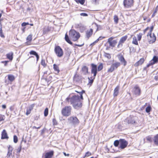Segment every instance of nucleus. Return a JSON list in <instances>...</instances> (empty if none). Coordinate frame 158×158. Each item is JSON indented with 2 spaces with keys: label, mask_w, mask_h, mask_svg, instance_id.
<instances>
[{
  "label": "nucleus",
  "mask_w": 158,
  "mask_h": 158,
  "mask_svg": "<svg viewBox=\"0 0 158 158\" xmlns=\"http://www.w3.org/2000/svg\"><path fill=\"white\" fill-rule=\"evenodd\" d=\"M53 69L55 71L58 73L59 72V68L58 66L55 64H53Z\"/></svg>",
  "instance_id": "c85d7f7f"
},
{
  "label": "nucleus",
  "mask_w": 158,
  "mask_h": 158,
  "mask_svg": "<svg viewBox=\"0 0 158 158\" xmlns=\"http://www.w3.org/2000/svg\"><path fill=\"white\" fill-rule=\"evenodd\" d=\"M63 154H64V155L65 156H69V154H66V153H65V152H64V153H63Z\"/></svg>",
  "instance_id": "e2e57ef3"
},
{
  "label": "nucleus",
  "mask_w": 158,
  "mask_h": 158,
  "mask_svg": "<svg viewBox=\"0 0 158 158\" xmlns=\"http://www.w3.org/2000/svg\"><path fill=\"white\" fill-rule=\"evenodd\" d=\"M71 107L70 106H66L63 108L61 113L63 116H68L70 115Z\"/></svg>",
  "instance_id": "39448f33"
},
{
  "label": "nucleus",
  "mask_w": 158,
  "mask_h": 158,
  "mask_svg": "<svg viewBox=\"0 0 158 158\" xmlns=\"http://www.w3.org/2000/svg\"><path fill=\"white\" fill-rule=\"evenodd\" d=\"M147 36L148 40L150 44L153 43L156 41V37L154 33H148Z\"/></svg>",
  "instance_id": "0eeeda50"
},
{
  "label": "nucleus",
  "mask_w": 158,
  "mask_h": 158,
  "mask_svg": "<svg viewBox=\"0 0 158 158\" xmlns=\"http://www.w3.org/2000/svg\"><path fill=\"white\" fill-rule=\"evenodd\" d=\"M52 122L53 125H56L57 124V122L55 118L53 119Z\"/></svg>",
  "instance_id": "49530a36"
},
{
  "label": "nucleus",
  "mask_w": 158,
  "mask_h": 158,
  "mask_svg": "<svg viewBox=\"0 0 158 158\" xmlns=\"http://www.w3.org/2000/svg\"><path fill=\"white\" fill-rule=\"evenodd\" d=\"M151 107L150 106H148L146 108V111L147 113H149L150 111Z\"/></svg>",
  "instance_id": "37998d69"
},
{
  "label": "nucleus",
  "mask_w": 158,
  "mask_h": 158,
  "mask_svg": "<svg viewBox=\"0 0 158 158\" xmlns=\"http://www.w3.org/2000/svg\"><path fill=\"white\" fill-rule=\"evenodd\" d=\"M68 120L70 123L74 125H78L79 123L77 118L75 117H70L68 118Z\"/></svg>",
  "instance_id": "423d86ee"
},
{
  "label": "nucleus",
  "mask_w": 158,
  "mask_h": 158,
  "mask_svg": "<svg viewBox=\"0 0 158 158\" xmlns=\"http://www.w3.org/2000/svg\"><path fill=\"white\" fill-rule=\"evenodd\" d=\"M8 62V61H2V63H3L4 64V65L6 66L7 65V64Z\"/></svg>",
  "instance_id": "864d4df0"
},
{
  "label": "nucleus",
  "mask_w": 158,
  "mask_h": 158,
  "mask_svg": "<svg viewBox=\"0 0 158 158\" xmlns=\"http://www.w3.org/2000/svg\"><path fill=\"white\" fill-rule=\"evenodd\" d=\"M114 19L115 23L116 24L117 23H118V16L116 15H115L114 16Z\"/></svg>",
  "instance_id": "e433bc0d"
},
{
  "label": "nucleus",
  "mask_w": 158,
  "mask_h": 158,
  "mask_svg": "<svg viewBox=\"0 0 158 158\" xmlns=\"http://www.w3.org/2000/svg\"><path fill=\"white\" fill-rule=\"evenodd\" d=\"M133 0H124V5L126 7H131L133 5Z\"/></svg>",
  "instance_id": "ddd939ff"
},
{
  "label": "nucleus",
  "mask_w": 158,
  "mask_h": 158,
  "mask_svg": "<svg viewBox=\"0 0 158 158\" xmlns=\"http://www.w3.org/2000/svg\"><path fill=\"white\" fill-rule=\"evenodd\" d=\"M80 15L81 16H88V15L85 13H81L80 14Z\"/></svg>",
  "instance_id": "603ef678"
},
{
  "label": "nucleus",
  "mask_w": 158,
  "mask_h": 158,
  "mask_svg": "<svg viewBox=\"0 0 158 158\" xmlns=\"http://www.w3.org/2000/svg\"><path fill=\"white\" fill-rule=\"evenodd\" d=\"M54 152L52 151L46 153L45 154V158H51L53 155Z\"/></svg>",
  "instance_id": "6ab92c4d"
},
{
  "label": "nucleus",
  "mask_w": 158,
  "mask_h": 158,
  "mask_svg": "<svg viewBox=\"0 0 158 158\" xmlns=\"http://www.w3.org/2000/svg\"><path fill=\"white\" fill-rule=\"evenodd\" d=\"M93 30L90 29L89 30H87L86 32V36L89 38L92 34Z\"/></svg>",
  "instance_id": "4be33fe9"
},
{
  "label": "nucleus",
  "mask_w": 158,
  "mask_h": 158,
  "mask_svg": "<svg viewBox=\"0 0 158 158\" xmlns=\"http://www.w3.org/2000/svg\"><path fill=\"white\" fill-rule=\"evenodd\" d=\"M120 63L119 62H115L112 64L110 68L109 69L107 70L108 72L111 73L113 72L114 70L118 68L119 66H120Z\"/></svg>",
  "instance_id": "6e6552de"
},
{
  "label": "nucleus",
  "mask_w": 158,
  "mask_h": 158,
  "mask_svg": "<svg viewBox=\"0 0 158 158\" xmlns=\"http://www.w3.org/2000/svg\"><path fill=\"white\" fill-rule=\"evenodd\" d=\"M41 64V65L44 67H46L47 66V64L45 63V60L43 59H42Z\"/></svg>",
  "instance_id": "473e14b6"
},
{
  "label": "nucleus",
  "mask_w": 158,
  "mask_h": 158,
  "mask_svg": "<svg viewBox=\"0 0 158 158\" xmlns=\"http://www.w3.org/2000/svg\"><path fill=\"white\" fill-rule=\"evenodd\" d=\"M144 60L143 58H141L139 61L135 64L134 66L137 67L140 65H141L144 62Z\"/></svg>",
  "instance_id": "412c9836"
},
{
  "label": "nucleus",
  "mask_w": 158,
  "mask_h": 158,
  "mask_svg": "<svg viewBox=\"0 0 158 158\" xmlns=\"http://www.w3.org/2000/svg\"><path fill=\"white\" fill-rule=\"evenodd\" d=\"M8 79L11 82L13 81L15 79V77L14 75L11 74L8 75Z\"/></svg>",
  "instance_id": "bb28decb"
},
{
  "label": "nucleus",
  "mask_w": 158,
  "mask_h": 158,
  "mask_svg": "<svg viewBox=\"0 0 158 158\" xmlns=\"http://www.w3.org/2000/svg\"><path fill=\"white\" fill-rule=\"evenodd\" d=\"M34 106V104H32L31 105L27 110V112L26 113V114L28 115L30 114L31 112V110L33 109Z\"/></svg>",
  "instance_id": "aec40b11"
},
{
  "label": "nucleus",
  "mask_w": 158,
  "mask_h": 158,
  "mask_svg": "<svg viewBox=\"0 0 158 158\" xmlns=\"http://www.w3.org/2000/svg\"><path fill=\"white\" fill-rule=\"evenodd\" d=\"M91 155V153L90 152H87L85 154V157H86V156H90V155Z\"/></svg>",
  "instance_id": "8fccbe9b"
},
{
  "label": "nucleus",
  "mask_w": 158,
  "mask_h": 158,
  "mask_svg": "<svg viewBox=\"0 0 158 158\" xmlns=\"http://www.w3.org/2000/svg\"><path fill=\"white\" fill-rule=\"evenodd\" d=\"M127 38V36L126 35L122 37L120 39L119 43L118 44V47H119L120 45L122 46V44L126 40Z\"/></svg>",
  "instance_id": "4468645a"
},
{
  "label": "nucleus",
  "mask_w": 158,
  "mask_h": 158,
  "mask_svg": "<svg viewBox=\"0 0 158 158\" xmlns=\"http://www.w3.org/2000/svg\"><path fill=\"white\" fill-rule=\"evenodd\" d=\"M120 147L121 149L125 148L128 144L127 142L124 139H120L119 140Z\"/></svg>",
  "instance_id": "9b49d317"
},
{
  "label": "nucleus",
  "mask_w": 158,
  "mask_h": 158,
  "mask_svg": "<svg viewBox=\"0 0 158 158\" xmlns=\"http://www.w3.org/2000/svg\"><path fill=\"white\" fill-rule=\"evenodd\" d=\"M146 139L149 142H151L152 141V138L150 136H148L146 137Z\"/></svg>",
  "instance_id": "c9c22d12"
},
{
  "label": "nucleus",
  "mask_w": 158,
  "mask_h": 158,
  "mask_svg": "<svg viewBox=\"0 0 158 158\" xmlns=\"http://www.w3.org/2000/svg\"><path fill=\"white\" fill-rule=\"evenodd\" d=\"M119 143H120L119 140L118 141V140H116L114 141V145L115 147L118 146Z\"/></svg>",
  "instance_id": "f704fd0d"
},
{
  "label": "nucleus",
  "mask_w": 158,
  "mask_h": 158,
  "mask_svg": "<svg viewBox=\"0 0 158 158\" xmlns=\"http://www.w3.org/2000/svg\"><path fill=\"white\" fill-rule=\"evenodd\" d=\"M83 45H84V44H82L81 45H79V44H75V45L80 47H81Z\"/></svg>",
  "instance_id": "680f3d73"
},
{
  "label": "nucleus",
  "mask_w": 158,
  "mask_h": 158,
  "mask_svg": "<svg viewBox=\"0 0 158 158\" xmlns=\"http://www.w3.org/2000/svg\"><path fill=\"white\" fill-rule=\"evenodd\" d=\"M54 52L57 56L59 57H62L64 54V52L62 49L59 46L55 47Z\"/></svg>",
  "instance_id": "20e7f679"
},
{
  "label": "nucleus",
  "mask_w": 158,
  "mask_h": 158,
  "mask_svg": "<svg viewBox=\"0 0 158 158\" xmlns=\"http://www.w3.org/2000/svg\"><path fill=\"white\" fill-rule=\"evenodd\" d=\"M9 138L6 131L3 130L2 133V139H8Z\"/></svg>",
  "instance_id": "f3484780"
},
{
  "label": "nucleus",
  "mask_w": 158,
  "mask_h": 158,
  "mask_svg": "<svg viewBox=\"0 0 158 158\" xmlns=\"http://www.w3.org/2000/svg\"><path fill=\"white\" fill-rule=\"evenodd\" d=\"M142 35V34L141 33H140L137 35V38L138 40L139 41L141 40Z\"/></svg>",
  "instance_id": "c03bdc74"
},
{
  "label": "nucleus",
  "mask_w": 158,
  "mask_h": 158,
  "mask_svg": "<svg viewBox=\"0 0 158 158\" xmlns=\"http://www.w3.org/2000/svg\"><path fill=\"white\" fill-rule=\"evenodd\" d=\"M65 40L69 44H72V42L70 41V40H69V36L67 35V34H65Z\"/></svg>",
  "instance_id": "cd10ccee"
},
{
  "label": "nucleus",
  "mask_w": 158,
  "mask_h": 158,
  "mask_svg": "<svg viewBox=\"0 0 158 158\" xmlns=\"http://www.w3.org/2000/svg\"><path fill=\"white\" fill-rule=\"evenodd\" d=\"M48 110L47 108H46L44 111V116L46 117L48 114Z\"/></svg>",
  "instance_id": "72a5a7b5"
},
{
  "label": "nucleus",
  "mask_w": 158,
  "mask_h": 158,
  "mask_svg": "<svg viewBox=\"0 0 158 158\" xmlns=\"http://www.w3.org/2000/svg\"><path fill=\"white\" fill-rule=\"evenodd\" d=\"M101 38V37H100L98 39H97L91 45H94L95 43L98 42L99 40V39Z\"/></svg>",
  "instance_id": "5fc2aeb1"
},
{
  "label": "nucleus",
  "mask_w": 158,
  "mask_h": 158,
  "mask_svg": "<svg viewBox=\"0 0 158 158\" xmlns=\"http://www.w3.org/2000/svg\"><path fill=\"white\" fill-rule=\"evenodd\" d=\"M158 61V60L157 59V56H154L152 60L150 61L149 64L147 65V67H148L150 65L154 64L155 63H156Z\"/></svg>",
  "instance_id": "2eb2a0df"
},
{
  "label": "nucleus",
  "mask_w": 158,
  "mask_h": 158,
  "mask_svg": "<svg viewBox=\"0 0 158 158\" xmlns=\"http://www.w3.org/2000/svg\"><path fill=\"white\" fill-rule=\"evenodd\" d=\"M126 122L128 124H134L135 125H139L140 123L138 117L135 116H130L126 119Z\"/></svg>",
  "instance_id": "f03ea898"
},
{
  "label": "nucleus",
  "mask_w": 158,
  "mask_h": 158,
  "mask_svg": "<svg viewBox=\"0 0 158 158\" xmlns=\"http://www.w3.org/2000/svg\"><path fill=\"white\" fill-rule=\"evenodd\" d=\"M70 99V98H66V100L68 101H69V100Z\"/></svg>",
  "instance_id": "774afa93"
},
{
  "label": "nucleus",
  "mask_w": 158,
  "mask_h": 158,
  "mask_svg": "<svg viewBox=\"0 0 158 158\" xmlns=\"http://www.w3.org/2000/svg\"><path fill=\"white\" fill-rule=\"evenodd\" d=\"M21 146H20L17 149V152L18 153H19L20 152L21 150Z\"/></svg>",
  "instance_id": "de8ad7c7"
},
{
  "label": "nucleus",
  "mask_w": 158,
  "mask_h": 158,
  "mask_svg": "<svg viewBox=\"0 0 158 158\" xmlns=\"http://www.w3.org/2000/svg\"><path fill=\"white\" fill-rule=\"evenodd\" d=\"M0 36L2 38L4 37V36L3 34L2 31V27H1L0 28Z\"/></svg>",
  "instance_id": "79ce46f5"
},
{
  "label": "nucleus",
  "mask_w": 158,
  "mask_h": 158,
  "mask_svg": "<svg viewBox=\"0 0 158 158\" xmlns=\"http://www.w3.org/2000/svg\"><path fill=\"white\" fill-rule=\"evenodd\" d=\"M148 27H147L146 29H145L144 31V33H145V32L148 30Z\"/></svg>",
  "instance_id": "69168bd1"
},
{
  "label": "nucleus",
  "mask_w": 158,
  "mask_h": 158,
  "mask_svg": "<svg viewBox=\"0 0 158 158\" xmlns=\"http://www.w3.org/2000/svg\"><path fill=\"white\" fill-rule=\"evenodd\" d=\"M13 53L12 52H10L6 55L7 58L10 60H12L13 59Z\"/></svg>",
  "instance_id": "b1692460"
},
{
  "label": "nucleus",
  "mask_w": 158,
  "mask_h": 158,
  "mask_svg": "<svg viewBox=\"0 0 158 158\" xmlns=\"http://www.w3.org/2000/svg\"><path fill=\"white\" fill-rule=\"evenodd\" d=\"M77 2L79 3L82 5H83L85 2V0H78Z\"/></svg>",
  "instance_id": "a19ab883"
},
{
  "label": "nucleus",
  "mask_w": 158,
  "mask_h": 158,
  "mask_svg": "<svg viewBox=\"0 0 158 158\" xmlns=\"http://www.w3.org/2000/svg\"><path fill=\"white\" fill-rule=\"evenodd\" d=\"M88 68L86 66H84L82 68V70L84 74L86 75L88 73Z\"/></svg>",
  "instance_id": "a878e982"
},
{
  "label": "nucleus",
  "mask_w": 158,
  "mask_h": 158,
  "mask_svg": "<svg viewBox=\"0 0 158 158\" xmlns=\"http://www.w3.org/2000/svg\"><path fill=\"white\" fill-rule=\"evenodd\" d=\"M29 24L28 23L24 22L22 23L21 25L22 27H24L27 25H29Z\"/></svg>",
  "instance_id": "09e8293b"
},
{
  "label": "nucleus",
  "mask_w": 158,
  "mask_h": 158,
  "mask_svg": "<svg viewBox=\"0 0 158 158\" xmlns=\"http://www.w3.org/2000/svg\"><path fill=\"white\" fill-rule=\"evenodd\" d=\"M29 54L30 55H35V56L37 54V53H36V52L33 50L31 51L30 52Z\"/></svg>",
  "instance_id": "58836bf2"
},
{
  "label": "nucleus",
  "mask_w": 158,
  "mask_h": 158,
  "mask_svg": "<svg viewBox=\"0 0 158 158\" xmlns=\"http://www.w3.org/2000/svg\"><path fill=\"white\" fill-rule=\"evenodd\" d=\"M5 117L4 115H0V121L4 120L5 119Z\"/></svg>",
  "instance_id": "a18cd8bd"
},
{
  "label": "nucleus",
  "mask_w": 158,
  "mask_h": 158,
  "mask_svg": "<svg viewBox=\"0 0 158 158\" xmlns=\"http://www.w3.org/2000/svg\"><path fill=\"white\" fill-rule=\"evenodd\" d=\"M153 26H152L151 27V28H150V31L149 32H148V33H152V31L153 30Z\"/></svg>",
  "instance_id": "6e6d98bb"
},
{
  "label": "nucleus",
  "mask_w": 158,
  "mask_h": 158,
  "mask_svg": "<svg viewBox=\"0 0 158 158\" xmlns=\"http://www.w3.org/2000/svg\"><path fill=\"white\" fill-rule=\"evenodd\" d=\"M134 93L136 95H139L140 93V90L137 86H135L134 89Z\"/></svg>",
  "instance_id": "dca6fc26"
},
{
  "label": "nucleus",
  "mask_w": 158,
  "mask_h": 158,
  "mask_svg": "<svg viewBox=\"0 0 158 158\" xmlns=\"http://www.w3.org/2000/svg\"><path fill=\"white\" fill-rule=\"evenodd\" d=\"M36 56V58H37V61L38 60L39 58V57L38 54Z\"/></svg>",
  "instance_id": "052dcab7"
},
{
  "label": "nucleus",
  "mask_w": 158,
  "mask_h": 158,
  "mask_svg": "<svg viewBox=\"0 0 158 158\" xmlns=\"http://www.w3.org/2000/svg\"><path fill=\"white\" fill-rule=\"evenodd\" d=\"M156 12V11H155L152 15V17H153L155 15V13Z\"/></svg>",
  "instance_id": "338daca9"
},
{
  "label": "nucleus",
  "mask_w": 158,
  "mask_h": 158,
  "mask_svg": "<svg viewBox=\"0 0 158 158\" xmlns=\"http://www.w3.org/2000/svg\"><path fill=\"white\" fill-rule=\"evenodd\" d=\"M103 68V65L102 63H100L99 65L98 66V71H100Z\"/></svg>",
  "instance_id": "7c9ffc66"
},
{
  "label": "nucleus",
  "mask_w": 158,
  "mask_h": 158,
  "mask_svg": "<svg viewBox=\"0 0 158 158\" xmlns=\"http://www.w3.org/2000/svg\"><path fill=\"white\" fill-rule=\"evenodd\" d=\"M104 56L106 58L108 59H110L111 58V56L110 54L106 53H104Z\"/></svg>",
  "instance_id": "c756f323"
},
{
  "label": "nucleus",
  "mask_w": 158,
  "mask_h": 158,
  "mask_svg": "<svg viewBox=\"0 0 158 158\" xmlns=\"http://www.w3.org/2000/svg\"><path fill=\"white\" fill-rule=\"evenodd\" d=\"M132 43L135 45L138 44V43L136 40V38L135 37H134L133 38Z\"/></svg>",
  "instance_id": "2f4dec72"
},
{
  "label": "nucleus",
  "mask_w": 158,
  "mask_h": 158,
  "mask_svg": "<svg viewBox=\"0 0 158 158\" xmlns=\"http://www.w3.org/2000/svg\"><path fill=\"white\" fill-rule=\"evenodd\" d=\"M32 39V35H29L27 38V40L28 41H31Z\"/></svg>",
  "instance_id": "4c0bfd02"
},
{
  "label": "nucleus",
  "mask_w": 158,
  "mask_h": 158,
  "mask_svg": "<svg viewBox=\"0 0 158 158\" xmlns=\"http://www.w3.org/2000/svg\"><path fill=\"white\" fill-rule=\"evenodd\" d=\"M93 1L94 2V3L96 4L97 3V0H93Z\"/></svg>",
  "instance_id": "0e129e2a"
},
{
  "label": "nucleus",
  "mask_w": 158,
  "mask_h": 158,
  "mask_svg": "<svg viewBox=\"0 0 158 158\" xmlns=\"http://www.w3.org/2000/svg\"><path fill=\"white\" fill-rule=\"evenodd\" d=\"M91 66V73L94 74V79L97 73V66L94 64H92Z\"/></svg>",
  "instance_id": "1a4fd4ad"
},
{
  "label": "nucleus",
  "mask_w": 158,
  "mask_h": 158,
  "mask_svg": "<svg viewBox=\"0 0 158 158\" xmlns=\"http://www.w3.org/2000/svg\"><path fill=\"white\" fill-rule=\"evenodd\" d=\"M114 37H111L108 39L107 42L109 44V45L112 47H114L117 43L116 40H113Z\"/></svg>",
  "instance_id": "9d476101"
},
{
  "label": "nucleus",
  "mask_w": 158,
  "mask_h": 158,
  "mask_svg": "<svg viewBox=\"0 0 158 158\" xmlns=\"http://www.w3.org/2000/svg\"><path fill=\"white\" fill-rule=\"evenodd\" d=\"M69 36L70 38L74 41L77 40L80 37L79 33L74 30H71L69 31Z\"/></svg>",
  "instance_id": "7ed1b4c3"
},
{
  "label": "nucleus",
  "mask_w": 158,
  "mask_h": 158,
  "mask_svg": "<svg viewBox=\"0 0 158 158\" xmlns=\"http://www.w3.org/2000/svg\"><path fill=\"white\" fill-rule=\"evenodd\" d=\"M89 81V84H92L94 81V78L93 79H90L89 78H88Z\"/></svg>",
  "instance_id": "3c124183"
},
{
  "label": "nucleus",
  "mask_w": 158,
  "mask_h": 158,
  "mask_svg": "<svg viewBox=\"0 0 158 158\" xmlns=\"http://www.w3.org/2000/svg\"><path fill=\"white\" fill-rule=\"evenodd\" d=\"M41 127V126H40L38 127H36L35 126H34L33 127V128H35V129H40Z\"/></svg>",
  "instance_id": "13d9d810"
},
{
  "label": "nucleus",
  "mask_w": 158,
  "mask_h": 158,
  "mask_svg": "<svg viewBox=\"0 0 158 158\" xmlns=\"http://www.w3.org/2000/svg\"><path fill=\"white\" fill-rule=\"evenodd\" d=\"M13 150V148L12 146L9 145L8 147V152L6 155L7 158H10L11 157L13 156L12 153Z\"/></svg>",
  "instance_id": "f8f14e48"
},
{
  "label": "nucleus",
  "mask_w": 158,
  "mask_h": 158,
  "mask_svg": "<svg viewBox=\"0 0 158 158\" xmlns=\"http://www.w3.org/2000/svg\"><path fill=\"white\" fill-rule=\"evenodd\" d=\"M45 129L44 128L43 129H42L41 131V134L42 135L44 134V131H45Z\"/></svg>",
  "instance_id": "4d7b16f0"
},
{
  "label": "nucleus",
  "mask_w": 158,
  "mask_h": 158,
  "mask_svg": "<svg viewBox=\"0 0 158 158\" xmlns=\"http://www.w3.org/2000/svg\"><path fill=\"white\" fill-rule=\"evenodd\" d=\"M153 141L154 143L156 145H158V134L156 135L154 137Z\"/></svg>",
  "instance_id": "5701e85b"
},
{
  "label": "nucleus",
  "mask_w": 158,
  "mask_h": 158,
  "mask_svg": "<svg viewBox=\"0 0 158 158\" xmlns=\"http://www.w3.org/2000/svg\"><path fill=\"white\" fill-rule=\"evenodd\" d=\"M2 107L3 109H5L6 108V106L5 105H3L2 106Z\"/></svg>",
  "instance_id": "bf43d9fd"
},
{
  "label": "nucleus",
  "mask_w": 158,
  "mask_h": 158,
  "mask_svg": "<svg viewBox=\"0 0 158 158\" xmlns=\"http://www.w3.org/2000/svg\"><path fill=\"white\" fill-rule=\"evenodd\" d=\"M77 92L79 93L80 96L78 95H75L73 96L71 99L70 101L72 104H73L74 108L75 109H78L81 108L82 106V103L80 99L83 100L82 96V94L85 92V91L83 90L81 92Z\"/></svg>",
  "instance_id": "f257e3e1"
},
{
  "label": "nucleus",
  "mask_w": 158,
  "mask_h": 158,
  "mask_svg": "<svg viewBox=\"0 0 158 158\" xmlns=\"http://www.w3.org/2000/svg\"><path fill=\"white\" fill-rule=\"evenodd\" d=\"M14 142L15 143H16L18 142V139L17 136L15 135L14 136Z\"/></svg>",
  "instance_id": "ea45409f"
},
{
  "label": "nucleus",
  "mask_w": 158,
  "mask_h": 158,
  "mask_svg": "<svg viewBox=\"0 0 158 158\" xmlns=\"http://www.w3.org/2000/svg\"><path fill=\"white\" fill-rule=\"evenodd\" d=\"M119 90V87L118 86H117L114 89V93L113 94V95L114 96H117L118 94Z\"/></svg>",
  "instance_id": "393cba45"
},
{
  "label": "nucleus",
  "mask_w": 158,
  "mask_h": 158,
  "mask_svg": "<svg viewBox=\"0 0 158 158\" xmlns=\"http://www.w3.org/2000/svg\"><path fill=\"white\" fill-rule=\"evenodd\" d=\"M119 60L121 62L122 64L125 66L127 64V62L125 61L124 57L122 56H120L118 57Z\"/></svg>",
  "instance_id": "a211bd4d"
}]
</instances>
